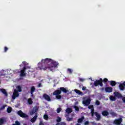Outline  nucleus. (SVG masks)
Listing matches in <instances>:
<instances>
[{"label":"nucleus","instance_id":"obj_14","mask_svg":"<svg viewBox=\"0 0 125 125\" xmlns=\"http://www.w3.org/2000/svg\"><path fill=\"white\" fill-rule=\"evenodd\" d=\"M0 90L6 97H7L8 96V94L7 93V92H6V90L5 89L2 88L0 89Z\"/></svg>","mask_w":125,"mask_h":125},{"label":"nucleus","instance_id":"obj_5","mask_svg":"<svg viewBox=\"0 0 125 125\" xmlns=\"http://www.w3.org/2000/svg\"><path fill=\"white\" fill-rule=\"evenodd\" d=\"M18 115L20 116V117H21V118H29V116L28 115L26 114L25 113H23L22 110H19L17 112Z\"/></svg>","mask_w":125,"mask_h":125},{"label":"nucleus","instance_id":"obj_11","mask_svg":"<svg viewBox=\"0 0 125 125\" xmlns=\"http://www.w3.org/2000/svg\"><path fill=\"white\" fill-rule=\"evenodd\" d=\"M37 119H38V113L36 112L34 117L30 120V122L34 123L36 121H37Z\"/></svg>","mask_w":125,"mask_h":125},{"label":"nucleus","instance_id":"obj_49","mask_svg":"<svg viewBox=\"0 0 125 125\" xmlns=\"http://www.w3.org/2000/svg\"><path fill=\"white\" fill-rule=\"evenodd\" d=\"M122 100L124 103H125V97L122 99Z\"/></svg>","mask_w":125,"mask_h":125},{"label":"nucleus","instance_id":"obj_6","mask_svg":"<svg viewBox=\"0 0 125 125\" xmlns=\"http://www.w3.org/2000/svg\"><path fill=\"white\" fill-rule=\"evenodd\" d=\"M27 68L25 67V66H24L21 70V73L20 74V77H25L27 75V73H26V69Z\"/></svg>","mask_w":125,"mask_h":125},{"label":"nucleus","instance_id":"obj_41","mask_svg":"<svg viewBox=\"0 0 125 125\" xmlns=\"http://www.w3.org/2000/svg\"><path fill=\"white\" fill-rule=\"evenodd\" d=\"M67 72H69V74H72L73 73V71H72V69L68 68L67 69Z\"/></svg>","mask_w":125,"mask_h":125},{"label":"nucleus","instance_id":"obj_46","mask_svg":"<svg viewBox=\"0 0 125 125\" xmlns=\"http://www.w3.org/2000/svg\"><path fill=\"white\" fill-rule=\"evenodd\" d=\"M44 124L42 122V121H40V122L39 123V125H44Z\"/></svg>","mask_w":125,"mask_h":125},{"label":"nucleus","instance_id":"obj_10","mask_svg":"<svg viewBox=\"0 0 125 125\" xmlns=\"http://www.w3.org/2000/svg\"><path fill=\"white\" fill-rule=\"evenodd\" d=\"M91 102V99L90 98L87 99L86 100L83 101V104L85 105V106H88L89 104H90V102Z\"/></svg>","mask_w":125,"mask_h":125},{"label":"nucleus","instance_id":"obj_50","mask_svg":"<svg viewBox=\"0 0 125 125\" xmlns=\"http://www.w3.org/2000/svg\"><path fill=\"white\" fill-rule=\"evenodd\" d=\"M25 67L26 68V69H31V66H27Z\"/></svg>","mask_w":125,"mask_h":125},{"label":"nucleus","instance_id":"obj_33","mask_svg":"<svg viewBox=\"0 0 125 125\" xmlns=\"http://www.w3.org/2000/svg\"><path fill=\"white\" fill-rule=\"evenodd\" d=\"M56 125H66V123H65L64 122H61L56 124Z\"/></svg>","mask_w":125,"mask_h":125},{"label":"nucleus","instance_id":"obj_17","mask_svg":"<svg viewBox=\"0 0 125 125\" xmlns=\"http://www.w3.org/2000/svg\"><path fill=\"white\" fill-rule=\"evenodd\" d=\"M37 111H38V108H35V109L34 108L30 112V114L31 116H33V115H34V114H35V115H36V112Z\"/></svg>","mask_w":125,"mask_h":125},{"label":"nucleus","instance_id":"obj_42","mask_svg":"<svg viewBox=\"0 0 125 125\" xmlns=\"http://www.w3.org/2000/svg\"><path fill=\"white\" fill-rule=\"evenodd\" d=\"M88 109H91H91H93V105H90L88 106Z\"/></svg>","mask_w":125,"mask_h":125},{"label":"nucleus","instance_id":"obj_32","mask_svg":"<svg viewBox=\"0 0 125 125\" xmlns=\"http://www.w3.org/2000/svg\"><path fill=\"white\" fill-rule=\"evenodd\" d=\"M61 120H62L61 118L58 116L56 120L57 123H60V122H61Z\"/></svg>","mask_w":125,"mask_h":125},{"label":"nucleus","instance_id":"obj_13","mask_svg":"<svg viewBox=\"0 0 125 125\" xmlns=\"http://www.w3.org/2000/svg\"><path fill=\"white\" fill-rule=\"evenodd\" d=\"M94 114L97 117V119H96L97 121H100V120H101V115H100L99 113L95 112L94 113Z\"/></svg>","mask_w":125,"mask_h":125},{"label":"nucleus","instance_id":"obj_35","mask_svg":"<svg viewBox=\"0 0 125 125\" xmlns=\"http://www.w3.org/2000/svg\"><path fill=\"white\" fill-rule=\"evenodd\" d=\"M74 109H75V111H77V112H78V111H80V108L77 105L74 106Z\"/></svg>","mask_w":125,"mask_h":125},{"label":"nucleus","instance_id":"obj_56","mask_svg":"<svg viewBox=\"0 0 125 125\" xmlns=\"http://www.w3.org/2000/svg\"><path fill=\"white\" fill-rule=\"evenodd\" d=\"M20 67H21V64L20 65Z\"/></svg>","mask_w":125,"mask_h":125},{"label":"nucleus","instance_id":"obj_16","mask_svg":"<svg viewBox=\"0 0 125 125\" xmlns=\"http://www.w3.org/2000/svg\"><path fill=\"white\" fill-rule=\"evenodd\" d=\"M125 82L123 83H120L119 85V88L120 90H124V89H125Z\"/></svg>","mask_w":125,"mask_h":125},{"label":"nucleus","instance_id":"obj_27","mask_svg":"<svg viewBox=\"0 0 125 125\" xmlns=\"http://www.w3.org/2000/svg\"><path fill=\"white\" fill-rule=\"evenodd\" d=\"M109 98H110V100H111V101H116V98L115 97H114L113 96H110Z\"/></svg>","mask_w":125,"mask_h":125},{"label":"nucleus","instance_id":"obj_54","mask_svg":"<svg viewBox=\"0 0 125 125\" xmlns=\"http://www.w3.org/2000/svg\"><path fill=\"white\" fill-rule=\"evenodd\" d=\"M31 94L32 97H33V96H34V94L33 93H31Z\"/></svg>","mask_w":125,"mask_h":125},{"label":"nucleus","instance_id":"obj_38","mask_svg":"<svg viewBox=\"0 0 125 125\" xmlns=\"http://www.w3.org/2000/svg\"><path fill=\"white\" fill-rule=\"evenodd\" d=\"M67 122H71V121H73V118L68 117L67 118Z\"/></svg>","mask_w":125,"mask_h":125},{"label":"nucleus","instance_id":"obj_30","mask_svg":"<svg viewBox=\"0 0 125 125\" xmlns=\"http://www.w3.org/2000/svg\"><path fill=\"white\" fill-rule=\"evenodd\" d=\"M115 96H117V97H122V94L119 92H116L115 93Z\"/></svg>","mask_w":125,"mask_h":125},{"label":"nucleus","instance_id":"obj_48","mask_svg":"<svg viewBox=\"0 0 125 125\" xmlns=\"http://www.w3.org/2000/svg\"><path fill=\"white\" fill-rule=\"evenodd\" d=\"M42 86V83H40L39 84H38V87H41Z\"/></svg>","mask_w":125,"mask_h":125},{"label":"nucleus","instance_id":"obj_29","mask_svg":"<svg viewBox=\"0 0 125 125\" xmlns=\"http://www.w3.org/2000/svg\"><path fill=\"white\" fill-rule=\"evenodd\" d=\"M43 119H44V120H45L46 121H48V115H47L46 114H44L43 116Z\"/></svg>","mask_w":125,"mask_h":125},{"label":"nucleus","instance_id":"obj_55","mask_svg":"<svg viewBox=\"0 0 125 125\" xmlns=\"http://www.w3.org/2000/svg\"><path fill=\"white\" fill-rule=\"evenodd\" d=\"M77 125H80V124H77Z\"/></svg>","mask_w":125,"mask_h":125},{"label":"nucleus","instance_id":"obj_37","mask_svg":"<svg viewBox=\"0 0 125 125\" xmlns=\"http://www.w3.org/2000/svg\"><path fill=\"white\" fill-rule=\"evenodd\" d=\"M75 92L76 93H78V94H82V92H81L80 90H75Z\"/></svg>","mask_w":125,"mask_h":125},{"label":"nucleus","instance_id":"obj_23","mask_svg":"<svg viewBox=\"0 0 125 125\" xmlns=\"http://www.w3.org/2000/svg\"><path fill=\"white\" fill-rule=\"evenodd\" d=\"M84 119V117L83 116L81 118H79L78 120V123H82Z\"/></svg>","mask_w":125,"mask_h":125},{"label":"nucleus","instance_id":"obj_31","mask_svg":"<svg viewBox=\"0 0 125 125\" xmlns=\"http://www.w3.org/2000/svg\"><path fill=\"white\" fill-rule=\"evenodd\" d=\"M6 106H7L6 104H4L2 106H1L0 108V111H2V110H4V109H5V107H6Z\"/></svg>","mask_w":125,"mask_h":125},{"label":"nucleus","instance_id":"obj_36","mask_svg":"<svg viewBox=\"0 0 125 125\" xmlns=\"http://www.w3.org/2000/svg\"><path fill=\"white\" fill-rule=\"evenodd\" d=\"M61 111H62V108L59 107L57 109V113H60V112H61Z\"/></svg>","mask_w":125,"mask_h":125},{"label":"nucleus","instance_id":"obj_1","mask_svg":"<svg viewBox=\"0 0 125 125\" xmlns=\"http://www.w3.org/2000/svg\"><path fill=\"white\" fill-rule=\"evenodd\" d=\"M52 60L51 59L46 58L44 60L42 59L41 62L38 63V68L40 70H43L45 71L47 69H49L50 67V64Z\"/></svg>","mask_w":125,"mask_h":125},{"label":"nucleus","instance_id":"obj_52","mask_svg":"<svg viewBox=\"0 0 125 125\" xmlns=\"http://www.w3.org/2000/svg\"><path fill=\"white\" fill-rule=\"evenodd\" d=\"M22 64H23V65H26V62H23Z\"/></svg>","mask_w":125,"mask_h":125},{"label":"nucleus","instance_id":"obj_43","mask_svg":"<svg viewBox=\"0 0 125 125\" xmlns=\"http://www.w3.org/2000/svg\"><path fill=\"white\" fill-rule=\"evenodd\" d=\"M94 113H95L94 112V108H92L91 109V114H94Z\"/></svg>","mask_w":125,"mask_h":125},{"label":"nucleus","instance_id":"obj_25","mask_svg":"<svg viewBox=\"0 0 125 125\" xmlns=\"http://www.w3.org/2000/svg\"><path fill=\"white\" fill-rule=\"evenodd\" d=\"M4 124V119L3 118L0 119V125H2Z\"/></svg>","mask_w":125,"mask_h":125},{"label":"nucleus","instance_id":"obj_21","mask_svg":"<svg viewBox=\"0 0 125 125\" xmlns=\"http://www.w3.org/2000/svg\"><path fill=\"white\" fill-rule=\"evenodd\" d=\"M35 90H36V88L35 87V86H32L31 87L30 93H34V92H35Z\"/></svg>","mask_w":125,"mask_h":125},{"label":"nucleus","instance_id":"obj_40","mask_svg":"<svg viewBox=\"0 0 125 125\" xmlns=\"http://www.w3.org/2000/svg\"><path fill=\"white\" fill-rule=\"evenodd\" d=\"M96 104L97 106L100 105V102H99V101H98V100H97V101H96Z\"/></svg>","mask_w":125,"mask_h":125},{"label":"nucleus","instance_id":"obj_19","mask_svg":"<svg viewBox=\"0 0 125 125\" xmlns=\"http://www.w3.org/2000/svg\"><path fill=\"white\" fill-rule=\"evenodd\" d=\"M16 90L19 92H22V87L20 85H18L16 86Z\"/></svg>","mask_w":125,"mask_h":125},{"label":"nucleus","instance_id":"obj_18","mask_svg":"<svg viewBox=\"0 0 125 125\" xmlns=\"http://www.w3.org/2000/svg\"><path fill=\"white\" fill-rule=\"evenodd\" d=\"M102 114L104 116H109V112L107 110H104L102 112Z\"/></svg>","mask_w":125,"mask_h":125},{"label":"nucleus","instance_id":"obj_22","mask_svg":"<svg viewBox=\"0 0 125 125\" xmlns=\"http://www.w3.org/2000/svg\"><path fill=\"white\" fill-rule=\"evenodd\" d=\"M110 84L111 85V86H115V85H116V84H117V83H116L115 81H111Z\"/></svg>","mask_w":125,"mask_h":125},{"label":"nucleus","instance_id":"obj_15","mask_svg":"<svg viewBox=\"0 0 125 125\" xmlns=\"http://www.w3.org/2000/svg\"><path fill=\"white\" fill-rule=\"evenodd\" d=\"M60 89L61 90V92H63L64 93H67V92H68V90L66 89L65 88H64V87H61L60 88Z\"/></svg>","mask_w":125,"mask_h":125},{"label":"nucleus","instance_id":"obj_39","mask_svg":"<svg viewBox=\"0 0 125 125\" xmlns=\"http://www.w3.org/2000/svg\"><path fill=\"white\" fill-rule=\"evenodd\" d=\"M7 50H8V48H7V47H6V46H5L4 47V52H6L7 51Z\"/></svg>","mask_w":125,"mask_h":125},{"label":"nucleus","instance_id":"obj_44","mask_svg":"<svg viewBox=\"0 0 125 125\" xmlns=\"http://www.w3.org/2000/svg\"><path fill=\"white\" fill-rule=\"evenodd\" d=\"M79 81H80V82H84L85 79H83V78H79Z\"/></svg>","mask_w":125,"mask_h":125},{"label":"nucleus","instance_id":"obj_12","mask_svg":"<svg viewBox=\"0 0 125 125\" xmlns=\"http://www.w3.org/2000/svg\"><path fill=\"white\" fill-rule=\"evenodd\" d=\"M105 91L106 92L110 93V92H112V91H113V88H112V87H106L105 88Z\"/></svg>","mask_w":125,"mask_h":125},{"label":"nucleus","instance_id":"obj_45","mask_svg":"<svg viewBox=\"0 0 125 125\" xmlns=\"http://www.w3.org/2000/svg\"><path fill=\"white\" fill-rule=\"evenodd\" d=\"M89 125V122L88 121L85 122L84 125Z\"/></svg>","mask_w":125,"mask_h":125},{"label":"nucleus","instance_id":"obj_20","mask_svg":"<svg viewBox=\"0 0 125 125\" xmlns=\"http://www.w3.org/2000/svg\"><path fill=\"white\" fill-rule=\"evenodd\" d=\"M66 112L67 113V114H70V113H72L73 112V109L72 108H67L66 109Z\"/></svg>","mask_w":125,"mask_h":125},{"label":"nucleus","instance_id":"obj_3","mask_svg":"<svg viewBox=\"0 0 125 125\" xmlns=\"http://www.w3.org/2000/svg\"><path fill=\"white\" fill-rule=\"evenodd\" d=\"M61 90L59 89H57L55 90L53 93V95H55L56 96V98L57 99L60 100L61 98H62V96H61Z\"/></svg>","mask_w":125,"mask_h":125},{"label":"nucleus","instance_id":"obj_7","mask_svg":"<svg viewBox=\"0 0 125 125\" xmlns=\"http://www.w3.org/2000/svg\"><path fill=\"white\" fill-rule=\"evenodd\" d=\"M114 125H120L123 123V118H120L117 119H115L113 122Z\"/></svg>","mask_w":125,"mask_h":125},{"label":"nucleus","instance_id":"obj_8","mask_svg":"<svg viewBox=\"0 0 125 125\" xmlns=\"http://www.w3.org/2000/svg\"><path fill=\"white\" fill-rule=\"evenodd\" d=\"M19 92H18V91H17L16 89L14 90V92L13 93V95H12V99H13V100H14V99H15L16 97H18V96H19Z\"/></svg>","mask_w":125,"mask_h":125},{"label":"nucleus","instance_id":"obj_9","mask_svg":"<svg viewBox=\"0 0 125 125\" xmlns=\"http://www.w3.org/2000/svg\"><path fill=\"white\" fill-rule=\"evenodd\" d=\"M43 98H44L45 100H46L49 102H50V101H51V99L50 98L49 95L46 94V93L43 94Z\"/></svg>","mask_w":125,"mask_h":125},{"label":"nucleus","instance_id":"obj_34","mask_svg":"<svg viewBox=\"0 0 125 125\" xmlns=\"http://www.w3.org/2000/svg\"><path fill=\"white\" fill-rule=\"evenodd\" d=\"M107 82H108V79L107 78H104L103 80V83H104L106 84L107 83Z\"/></svg>","mask_w":125,"mask_h":125},{"label":"nucleus","instance_id":"obj_26","mask_svg":"<svg viewBox=\"0 0 125 125\" xmlns=\"http://www.w3.org/2000/svg\"><path fill=\"white\" fill-rule=\"evenodd\" d=\"M28 103L29 105H32V104H33V100H32V99L29 98L28 99Z\"/></svg>","mask_w":125,"mask_h":125},{"label":"nucleus","instance_id":"obj_28","mask_svg":"<svg viewBox=\"0 0 125 125\" xmlns=\"http://www.w3.org/2000/svg\"><path fill=\"white\" fill-rule=\"evenodd\" d=\"M11 111H12V108L11 107H8L7 109V113H11Z\"/></svg>","mask_w":125,"mask_h":125},{"label":"nucleus","instance_id":"obj_4","mask_svg":"<svg viewBox=\"0 0 125 125\" xmlns=\"http://www.w3.org/2000/svg\"><path fill=\"white\" fill-rule=\"evenodd\" d=\"M94 86H103V80L102 78H100L99 80H96L94 83Z\"/></svg>","mask_w":125,"mask_h":125},{"label":"nucleus","instance_id":"obj_2","mask_svg":"<svg viewBox=\"0 0 125 125\" xmlns=\"http://www.w3.org/2000/svg\"><path fill=\"white\" fill-rule=\"evenodd\" d=\"M58 65H59L58 62L52 60L51 64H50V66H49V69L50 71L53 72L54 70H55V68L58 67Z\"/></svg>","mask_w":125,"mask_h":125},{"label":"nucleus","instance_id":"obj_51","mask_svg":"<svg viewBox=\"0 0 125 125\" xmlns=\"http://www.w3.org/2000/svg\"><path fill=\"white\" fill-rule=\"evenodd\" d=\"M91 117H94V113H91Z\"/></svg>","mask_w":125,"mask_h":125},{"label":"nucleus","instance_id":"obj_47","mask_svg":"<svg viewBox=\"0 0 125 125\" xmlns=\"http://www.w3.org/2000/svg\"><path fill=\"white\" fill-rule=\"evenodd\" d=\"M85 89H86V87L83 86L82 87V90L84 91V90H85Z\"/></svg>","mask_w":125,"mask_h":125},{"label":"nucleus","instance_id":"obj_24","mask_svg":"<svg viewBox=\"0 0 125 125\" xmlns=\"http://www.w3.org/2000/svg\"><path fill=\"white\" fill-rule=\"evenodd\" d=\"M110 114L112 117H117V113L114 111L110 112Z\"/></svg>","mask_w":125,"mask_h":125},{"label":"nucleus","instance_id":"obj_53","mask_svg":"<svg viewBox=\"0 0 125 125\" xmlns=\"http://www.w3.org/2000/svg\"><path fill=\"white\" fill-rule=\"evenodd\" d=\"M101 89V90H104V87H103Z\"/></svg>","mask_w":125,"mask_h":125}]
</instances>
